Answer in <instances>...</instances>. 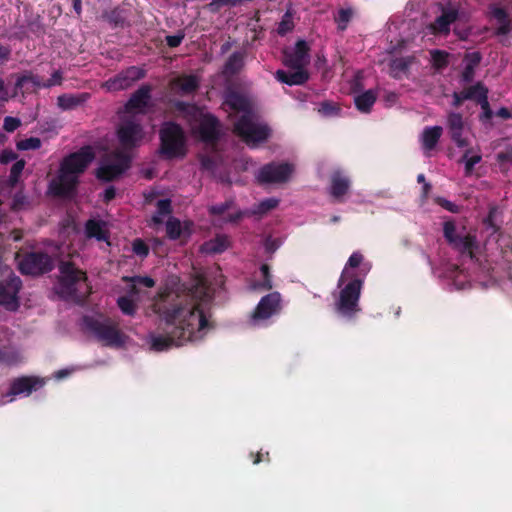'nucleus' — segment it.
Listing matches in <instances>:
<instances>
[{
	"label": "nucleus",
	"instance_id": "f257e3e1",
	"mask_svg": "<svg viewBox=\"0 0 512 512\" xmlns=\"http://www.w3.org/2000/svg\"><path fill=\"white\" fill-rule=\"evenodd\" d=\"M212 299L211 288L204 277H197L181 292L165 289L158 293L152 305L159 316L157 332L152 335V349L161 352L202 339L205 330L212 327L205 313Z\"/></svg>",
	"mask_w": 512,
	"mask_h": 512
},
{
	"label": "nucleus",
	"instance_id": "f03ea898",
	"mask_svg": "<svg viewBox=\"0 0 512 512\" xmlns=\"http://www.w3.org/2000/svg\"><path fill=\"white\" fill-rule=\"evenodd\" d=\"M59 272L60 291L64 297L82 301L90 294L86 272L73 262L62 261L59 264Z\"/></svg>",
	"mask_w": 512,
	"mask_h": 512
},
{
	"label": "nucleus",
	"instance_id": "7ed1b4c3",
	"mask_svg": "<svg viewBox=\"0 0 512 512\" xmlns=\"http://www.w3.org/2000/svg\"><path fill=\"white\" fill-rule=\"evenodd\" d=\"M158 154L165 160L182 159L187 154V138L180 124L168 121L159 130Z\"/></svg>",
	"mask_w": 512,
	"mask_h": 512
},
{
	"label": "nucleus",
	"instance_id": "20e7f679",
	"mask_svg": "<svg viewBox=\"0 0 512 512\" xmlns=\"http://www.w3.org/2000/svg\"><path fill=\"white\" fill-rule=\"evenodd\" d=\"M83 324L85 329L104 346L120 348L126 343L127 336L119 329V324L109 317L100 319L84 316Z\"/></svg>",
	"mask_w": 512,
	"mask_h": 512
},
{
	"label": "nucleus",
	"instance_id": "39448f33",
	"mask_svg": "<svg viewBox=\"0 0 512 512\" xmlns=\"http://www.w3.org/2000/svg\"><path fill=\"white\" fill-rule=\"evenodd\" d=\"M234 132L249 147H256L269 138L271 131L267 125L255 123L252 116L245 113L234 124Z\"/></svg>",
	"mask_w": 512,
	"mask_h": 512
},
{
	"label": "nucleus",
	"instance_id": "423d86ee",
	"mask_svg": "<svg viewBox=\"0 0 512 512\" xmlns=\"http://www.w3.org/2000/svg\"><path fill=\"white\" fill-rule=\"evenodd\" d=\"M362 285L363 281L355 278L341 289L338 301L335 303V309L339 314L353 317L360 310L359 299Z\"/></svg>",
	"mask_w": 512,
	"mask_h": 512
},
{
	"label": "nucleus",
	"instance_id": "0eeeda50",
	"mask_svg": "<svg viewBox=\"0 0 512 512\" xmlns=\"http://www.w3.org/2000/svg\"><path fill=\"white\" fill-rule=\"evenodd\" d=\"M54 259L43 251H33L24 255L19 262V270L25 275H42L52 271Z\"/></svg>",
	"mask_w": 512,
	"mask_h": 512
},
{
	"label": "nucleus",
	"instance_id": "6e6552de",
	"mask_svg": "<svg viewBox=\"0 0 512 512\" xmlns=\"http://www.w3.org/2000/svg\"><path fill=\"white\" fill-rule=\"evenodd\" d=\"M281 311V295L279 292H272L263 296L249 318L251 326H260L272 316Z\"/></svg>",
	"mask_w": 512,
	"mask_h": 512
},
{
	"label": "nucleus",
	"instance_id": "1a4fd4ad",
	"mask_svg": "<svg viewBox=\"0 0 512 512\" xmlns=\"http://www.w3.org/2000/svg\"><path fill=\"white\" fill-rule=\"evenodd\" d=\"M94 159L95 153L93 148L89 145H86L81 147L76 152L65 156L61 161L60 166L64 170H67L68 173L76 175L79 179L80 175L86 171Z\"/></svg>",
	"mask_w": 512,
	"mask_h": 512
},
{
	"label": "nucleus",
	"instance_id": "9d476101",
	"mask_svg": "<svg viewBox=\"0 0 512 512\" xmlns=\"http://www.w3.org/2000/svg\"><path fill=\"white\" fill-rule=\"evenodd\" d=\"M79 179L61 166L58 175L49 182L48 192L54 197L71 198L76 193Z\"/></svg>",
	"mask_w": 512,
	"mask_h": 512
},
{
	"label": "nucleus",
	"instance_id": "9b49d317",
	"mask_svg": "<svg viewBox=\"0 0 512 512\" xmlns=\"http://www.w3.org/2000/svg\"><path fill=\"white\" fill-rule=\"evenodd\" d=\"M293 171L292 164L271 162L260 168L257 180L261 184L284 183L289 180Z\"/></svg>",
	"mask_w": 512,
	"mask_h": 512
},
{
	"label": "nucleus",
	"instance_id": "f8f14e48",
	"mask_svg": "<svg viewBox=\"0 0 512 512\" xmlns=\"http://www.w3.org/2000/svg\"><path fill=\"white\" fill-rule=\"evenodd\" d=\"M196 133L199 139L206 143L215 145L221 138V124L219 119L210 113H201Z\"/></svg>",
	"mask_w": 512,
	"mask_h": 512
},
{
	"label": "nucleus",
	"instance_id": "ddd939ff",
	"mask_svg": "<svg viewBox=\"0 0 512 512\" xmlns=\"http://www.w3.org/2000/svg\"><path fill=\"white\" fill-rule=\"evenodd\" d=\"M117 137L124 149H132L142 140L143 128L133 118L123 119L117 129Z\"/></svg>",
	"mask_w": 512,
	"mask_h": 512
},
{
	"label": "nucleus",
	"instance_id": "4468645a",
	"mask_svg": "<svg viewBox=\"0 0 512 512\" xmlns=\"http://www.w3.org/2000/svg\"><path fill=\"white\" fill-rule=\"evenodd\" d=\"M146 76V70L137 66H130L105 82L109 91H120L130 88L135 82Z\"/></svg>",
	"mask_w": 512,
	"mask_h": 512
},
{
	"label": "nucleus",
	"instance_id": "2eb2a0df",
	"mask_svg": "<svg viewBox=\"0 0 512 512\" xmlns=\"http://www.w3.org/2000/svg\"><path fill=\"white\" fill-rule=\"evenodd\" d=\"M21 288V279L13 273L7 280L0 281V305L9 311H16L19 307L18 293Z\"/></svg>",
	"mask_w": 512,
	"mask_h": 512
},
{
	"label": "nucleus",
	"instance_id": "dca6fc26",
	"mask_svg": "<svg viewBox=\"0 0 512 512\" xmlns=\"http://www.w3.org/2000/svg\"><path fill=\"white\" fill-rule=\"evenodd\" d=\"M130 162L129 156L123 153H117L111 162L102 164L96 170V177L101 181H112L122 175L130 167Z\"/></svg>",
	"mask_w": 512,
	"mask_h": 512
},
{
	"label": "nucleus",
	"instance_id": "f3484780",
	"mask_svg": "<svg viewBox=\"0 0 512 512\" xmlns=\"http://www.w3.org/2000/svg\"><path fill=\"white\" fill-rule=\"evenodd\" d=\"M44 382L42 379L35 376H21L18 378H14L10 383L9 390L2 394L3 397H12L24 394L26 396L30 395L33 391H36L38 388L42 387Z\"/></svg>",
	"mask_w": 512,
	"mask_h": 512
},
{
	"label": "nucleus",
	"instance_id": "a211bd4d",
	"mask_svg": "<svg viewBox=\"0 0 512 512\" xmlns=\"http://www.w3.org/2000/svg\"><path fill=\"white\" fill-rule=\"evenodd\" d=\"M309 51L308 43L303 39L298 40L293 51L284 52V64L289 68L305 69L310 62Z\"/></svg>",
	"mask_w": 512,
	"mask_h": 512
},
{
	"label": "nucleus",
	"instance_id": "6ab92c4d",
	"mask_svg": "<svg viewBox=\"0 0 512 512\" xmlns=\"http://www.w3.org/2000/svg\"><path fill=\"white\" fill-rule=\"evenodd\" d=\"M459 18V10L452 6L441 5V14L430 24L435 35H448L451 24Z\"/></svg>",
	"mask_w": 512,
	"mask_h": 512
},
{
	"label": "nucleus",
	"instance_id": "aec40b11",
	"mask_svg": "<svg viewBox=\"0 0 512 512\" xmlns=\"http://www.w3.org/2000/svg\"><path fill=\"white\" fill-rule=\"evenodd\" d=\"M446 126L451 140L459 148L469 146V141L463 136L465 122L461 113L449 112L447 115Z\"/></svg>",
	"mask_w": 512,
	"mask_h": 512
},
{
	"label": "nucleus",
	"instance_id": "412c9836",
	"mask_svg": "<svg viewBox=\"0 0 512 512\" xmlns=\"http://www.w3.org/2000/svg\"><path fill=\"white\" fill-rule=\"evenodd\" d=\"M153 87L150 84L141 85L135 92H133L125 104L127 112H144L149 106L151 100V93Z\"/></svg>",
	"mask_w": 512,
	"mask_h": 512
},
{
	"label": "nucleus",
	"instance_id": "4be33fe9",
	"mask_svg": "<svg viewBox=\"0 0 512 512\" xmlns=\"http://www.w3.org/2000/svg\"><path fill=\"white\" fill-rule=\"evenodd\" d=\"M351 181L340 170L334 171L330 178V194L331 196L341 201L343 196L346 195L350 189Z\"/></svg>",
	"mask_w": 512,
	"mask_h": 512
},
{
	"label": "nucleus",
	"instance_id": "5701e85b",
	"mask_svg": "<svg viewBox=\"0 0 512 512\" xmlns=\"http://www.w3.org/2000/svg\"><path fill=\"white\" fill-rule=\"evenodd\" d=\"M451 246L461 255L467 256L469 259H475V250L478 248L476 236L472 234L460 235Z\"/></svg>",
	"mask_w": 512,
	"mask_h": 512
},
{
	"label": "nucleus",
	"instance_id": "b1692460",
	"mask_svg": "<svg viewBox=\"0 0 512 512\" xmlns=\"http://www.w3.org/2000/svg\"><path fill=\"white\" fill-rule=\"evenodd\" d=\"M293 72H287L285 70H277L275 77L281 82L289 86L302 85L309 79V74L305 69L292 68Z\"/></svg>",
	"mask_w": 512,
	"mask_h": 512
},
{
	"label": "nucleus",
	"instance_id": "393cba45",
	"mask_svg": "<svg viewBox=\"0 0 512 512\" xmlns=\"http://www.w3.org/2000/svg\"><path fill=\"white\" fill-rule=\"evenodd\" d=\"M90 98V94L86 92L71 94L65 93L57 98V105L64 111L73 110L83 105Z\"/></svg>",
	"mask_w": 512,
	"mask_h": 512
},
{
	"label": "nucleus",
	"instance_id": "a878e982",
	"mask_svg": "<svg viewBox=\"0 0 512 512\" xmlns=\"http://www.w3.org/2000/svg\"><path fill=\"white\" fill-rule=\"evenodd\" d=\"M172 84L180 90L182 95H190L199 89L200 80L196 75L183 74L175 78Z\"/></svg>",
	"mask_w": 512,
	"mask_h": 512
},
{
	"label": "nucleus",
	"instance_id": "bb28decb",
	"mask_svg": "<svg viewBox=\"0 0 512 512\" xmlns=\"http://www.w3.org/2000/svg\"><path fill=\"white\" fill-rule=\"evenodd\" d=\"M85 235L87 238H94L97 241L109 240V231L105 229V223L100 220L89 219L85 223Z\"/></svg>",
	"mask_w": 512,
	"mask_h": 512
},
{
	"label": "nucleus",
	"instance_id": "cd10ccee",
	"mask_svg": "<svg viewBox=\"0 0 512 512\" xmlns=\"http://www.w3.org/2000/svg\"><path fill=\"white\" fill-rule=\"evenodd\" d=\"M377 96V92L373 89L366 90L365 92L355 96L354 103L357 110L361 113H370L377 100Z\"/></svg>",
	"mask_w": 512,
	"mask_h": 512
},
{
	"label": "nucleus",
	"instance_id": "c85d7f7f",
	"mask_svg": "<svg viewBox=\"0 0 512 512\" xmlns=\"http://www.w3.org/2000/svg\"><path fill=\"white\" fill-rule=\"evenodd\" d=\"M413 56L399 57L392 59L389 63L390 75L394 79H400L403 74H406L414 62Z\"/></svg>",
	"mask_w": 512,
	"mask_h": 512
},
{
	"label": "nucleus",
	"instance_id": "c756f323",
	"mask_svg": "<svg viewBox=\"0 0 512 512\" xmlns=\"http://www.w3.org/2000/svg\"><path fill=\"white\" fill-rule=\"evenodd\" d=\"M245 56V51H235L232 53L225 62L223 70L224 74L230 76L238 74L244 67Z\"/></svg>",
	"mask_w": 512,
	"mask_h": 512
},
{
	"label": "nucleus",
	"instance_id": "7c9ffc66",
	"mask_svg": "<svg viewBox=\"0 0 512 512\" xmlns=\"http://www.w3.org/2000/svg\"><path fill=\"white\" fill-rule=\"evenodd\" d=\"M443 129L441 126L426 127L422 134L423 147L426 150H432L437 145Z\"/></svg>",
	"mask_w": 512,
	"mask_h": 512
},
{
	"label": "nucleus",
	"instance_id": "2f4dec72",
	"mask_svg": "<svg viewBox=\"0 0 512 512\" xmlns=\"http://www.w3.org/2000/svg\"><path fill=\"white\" fill-rule=\"evenodd\" d=\"M225 104L236 112H246L248 110L246 98L237 92L228 94L225 99Z\"/></svg>",
	"mask_w": 512,
	"mask_h": 512
},
{
	"label": "nucleus",
	"instance_id": "473e14b6",
	"mask_svg": "<svg viewBox=\"0 0 512 512\" xmlns=\"http://www.w3.org/2000/svg\"><path fill=\"white\" fill-rule=\"evenodd\" d=\"M130 12L124 7H117L113 9L109 16V22L115 27H124L129 24Z\"/></svg>",
	"mask_w": 512,
	"mask_h": 512
},
{
	"label": "nucleus",
	"instance_id": "72a5a7b5",
	"mask_svg": "<svg viewBox=\"0 0 512 512\" xmlns=\"http://www.w3.org/2000/svg\"><path fill=\"white\" fill-rule=\"evenodd\" d=\"M279 205L277 198H266L260 201L250 212L251 215L264 216Z\"/></svg>",
	"mask_w": 512,
	"mask_h": 512
},
{
	"label": "nucleus",
	"instance_id": "f704fd0d",
	"mask_svg": "<svg viewBox=\"0 0 512 512\" xmlns=\"http://www.w3.org/2000/svg\"><path fill=\"white\" fill-rule=\"evenodd\" d=\"M431 60H432V66L438 70L441 71L445 69L449 65V56L450 54L444 50H431L430 51Z\"/></svg>",
	"mask_w": 512,
	"mask_h": 512
},
{
	"label": "nucleus",
	"instance_id": "c9c22d12",
	"mask_svg": "<svg viewBox=\"0 0 512 512\" xmlns=\"http://www.w3.org/2000/svg\"><path fill=\"white\" fill-rule=\"evenodd\" d=\"M228 247V241L225 236H217L204 244V248L209 253H222Z\"/></svg>",
	"mask_w": 512,
	"mask_h": 512
},
{
	"label": "nucleus",
	"instance_id": "e433bc0d",
	"mask_svg": "<svg viewBox=\"0 0 512 512\" xmlns=\"http://www.w3.org/2000/svg\"><path fill=\"white\" fill-rule=\"evenodd\" d=\"M125 280L132 282L131 292L134 294H138L139 290L137 288L138 285L145 286L147 288H152L155 286V281L153 278L149 276H133L130 278H125Z\"/></svg>",
	"mask_w": 512,
	"mask_h": 512
},
{
	"label": "nucleus",
	"instance_id": "4c0bfd02",
	"mask_svg": "<svg viewBox=\"0 0 512 512\" xmlns=\"http://www.w3.org/2000/svg\"><path fill=\"white\" fill-rule=\"evenodd\" d=\"M0 354V362L9 366L17 365L23 361L21 353L14 349L2 351Z\"/></svg>",
	"mask_w": 512,
	"mask_h": 512
},
{
	"label": "nucleus",
	"instance_id": "58836bf2",
	"mask_svg": "<svg viewBox=\"0 0 512 512\" xmlns=\"http://www.w3.org/2000/svg\"><path fill=\"white\" fill-rule=\"evenodd\" d=\"M182 232V226L180 220L177 218H170L166 222V233L167 237L171 240H177L180 238Z\"/></svg>",
	"mask_w": 512,
	"mask_h": 512
},
{
	"label": "nucleus",
	"instance_id": "ea45409f",
	"mask_svg": "<svg viewBox=\"0 0 512 512\" xmlns=\"http://www.w3.org/2000/svg\"><path fill=\"white\" fill-rule=\"evenodd\" d=\"M467 93L470 95V100H474L476 103L482 101V96H488V89L481 83L477 82L475 85L465 88Z\"/></svg>",
	"mask_w": 512,
	"mask_h": 512
},
{
	"label": "nucleus",
	"instance_id": "a19ab883",
	"mask_svg": "<svg viewBox=\"0 0 512 512\" xmlns=\"http://www.w3.org/2000/svg\"><path fill=\"white\" fill-rule=\"evenodd\" d=\"M117 305L125 315L133 316L136 313L137 305L127 296L119 297L117 299Z\"/></svg>",
	"mask_w": 512,
	"mask_h": 512
},
{
	"label": "nucleus",
	"instance_id": "79ce46f5",
	"mask_svg": "<svg viewBox=\"0 0 512 512\" xmlns=\"http://www.w3.org/2000/svg\"><path fill=\"white\" fill-rule=\"evenodd\" d=\"M470 153H471V149H466V151L464 152L462 159H461L463 162H465V174L466 175H470L473 172L474 166L476 164H478L482 159L481 155L477 154V155L469 156Z\"/></svg>",
	"mask_w": 512,
	"mask_h": 512
},
{
	"label": "nucleus",
	"instance_id": "37998d69",
	"mask_svg": "<svg viewBox=\"0 0 512 512\" xmlns=\"http://www.w3.org/2000/svg\"><path fill=\"white\" fill-rule=\"evenodd\" d=\"M16 147L21 151L36 150L41 147V140L38 137L26 138L18 141Z\"/></svg>",
	"mask_w": 512,
	"mask_h": 512
},
{
	"label": "nucleus",
	"instance_id": "c03bdc74",
	"mask_svg": "<svg viewBox=\"0 0 512 512\" xmlns=\"http://www.w3.org/2000/svg\"><path fill=\"white\" fill-rule=\"evenodd\" d=\"M482 109V113L479 116V120L485 124L489 122L493 116V111L490 107L488 96H482V101L479 103Z\"/></svg>",
	"mask_w": 512,
	"mask_h": 512
},
{
	"label": "nucleus",
	"instance_id": "a18cd8bd",
	"mask_svg": "<svg viewBox=\"0 0 512 512\" xmlns=\"http://www.w3.org/2000/svg\"><path fill=\"white\" fill-rule=\"evenodd\" d=\"M353 15V11L350 8H342L338 11V15L336 17V21L338 23V28L340 30H345L347 28V24L351 20Z\"/></svg>",
	"mask_w": 512,
	"mask_h": 512
},
{
	"label": "nucleus",
	"instance_id": "49530a36",
	"mask_svg": "<svg viewBox=\"0 0 512 512\" xmlns=\"http://www.w3.org/2000/svg\"><path fill=\"white\" fill-rule=\"evenodd\" d=\"M482 60V54L479 51L465 53L463 57L464 66L477 68Z\"/></svg>",
	"mask_w": 512,
	"mask_h": 512
},
{
	"label": "nucleus",
	"instance_id": "de8ad7c7",
	"mask_svg": "<svg viewBox=\"0 0 512 512\" xmlns=\"http://www.w3.org/2000/svg\"><path fill=\"white\" fill-rule=\"evenodd\" d=\"M443 234L447 242L451 245L460 235L456 233V226L452 221H446L443 225Z\"/></svg>",
	"mask_w": 512,
	"mask_h": 512
},
{
	"label": "nucleus",
	"instance_id": "09e8293b",
	"mask_svg": "<svg viewBox=\"0 0 512 512\" xmlns=\"http://www.w3.org/2000/svg\"><path fill=\"white\" fill-rule=\"evenodd\" d=\"M294 28V23L288 13H286L277 27V33L280 36L286 35L288 32L292 31Z\"/></svg>",
	"mask_w": 512,
	"mask_h": 512
},
{
	"label": "nucleus",
	"instance_id": "8fccbe9b",
	"mask_svg": "<svg viewBox=\"0 0 512 512\" xmlns=\"http://www.w3.org/2000/svg\"><path fill=\"white\" fill-rule=\"evenodd\" d=\"M260 271L262 273L263 279L260 283V287L264 290L272 289V276L270 273V267L268 264H262L260 267Z\"/></svg>",
	"mask_w": 512,
	"mask_h": 512
},
{
	"label": "nucleus",
	"instance_id": "3c124183",
	"mask_svg": "<svg viewBox=\"0 0 512 512\" xmlns=\"http://www.w3.org/2000/svg\"><path fill=\"white\" fill-rule=\"evenodd\" d=\"M132 250L137 256L141 258H145L149 254L148 245L140 238H137L133 241Z\"/></svg>",
	"mask_w": 512,
	"mask_h": 512
},
{
	"label": "nucleus",
	"instance_id": "603ef678",
	"mask_svg": "<svg viewBox=\"0 0 512 512\" xmlns=\"http://www.w3.org/2000/svg\"><path fill=\"white\" fill-rule=\"evenodd\" d=\"M25 164H26L25 160L20 159V160H17L12 165L11 170H10V175H9V178H10L11 182L16 183L18 181L21 173L23 172Z\"/></svg>",
	"mask_w": 512,
	"mask_h": 512
},
{
	"label": "nucleus",
	"instance_id": "864d4df0",
	"mask_svg": "<svg viewBox=\"0 0 512 512\" xmlns=\"http://www.w3.org/2000/svg\"><path fill=\"white\" fill-rule=\"evenodd\" d=\"M184 37L185 33L183 31H178L175 35H167L165 37V41L170 48H176L182 43Z\"/></svg>",
	"mask_w": 512,
	"mask_h": 512
},
{
	"label": "nucleus",
	"instance_id": "5fc2aeb1",
	"mask_svg": "<svg viewBox=\"0 0 512 512\" xmlns=\"http://www.w3.org/2000/svg\"><path fill=\"white\" fill-rule=\"evenodd\" d=\"M233 205L232 200H227L224 203L213 205L209 208L211 215H222Z\"/></svg>",
	"mask_w": 512,
	"mask_h": 512
},
{
	"label": "nucleus",
	"instance_id": "6e6d98bb",
	"mask_svg": "<svg viewBox=\"0 0 512 512\" xmlns=\"http://www.w3.org/2000/svg\"><path fill=\"white\" fill-rule=\"evenodd\" d=\"M21 125L19 118L7 116L4 118L3 129L6 132H14Z\"/></svg>",
	"mask_w": 512,
	"mask_h": 512
},
{
	"label": "nucleus",
	"instance_id": "4d7b16f0",
	"mask_svg": "<svg viewBox=\"0 0 512 512\" xmlns=\"http://www.w3.org/2000/svg\"><path fill=\"white\" fill-rule=\"evenodd\" d=\"M491 15L498 21L499 24L509 21L508 13L502 7H493L491 9Z\"/></svg>",
	"mask_w": 512,
	"mask_h": 512
},
{
	"label": "nucleus",
	"instance_id": "13d9d810",
	"mask_svg": "<svg viewBox=\"0 0 512 512\" xmlns=\"http://www.w3.org/2000/svg\"><path fill=\"white\" fill-rule=\"evenodd\" d=\"M62 79V72L60 70H56L52 73L51 77L45 83H43L42 87L50 88L60 85L62 83Z\"/></svg>",
	"mask_w": 512,
	"mask_h": 512
},
{
	"label": "nucleus",
	"instance_id": "bf43d9fd",
	"mask_svg": "<svg viewBox=\"0 0 512 512\" xmlns=\"http://www.w3.org/2000/svg\"><path fill=\"white\" fill-rule=\"evenodd\" d=\"M157 213L159 215L165 216L171 213V201L169 199H160L157 204Z\"/></svg>",
	"mask_w": 512,
	"mask_h": 512
},
{
	"label": "nucleus",
	"instance_id": "052dcab7",
	"mask_svg": "<svg viewBox=\"0 0 512 512\" xmlns=\"http://www.w3.org/2000/svg\"><path fill=\"white\" fill-rule=\"evenodd\" d=\"M435 203H437L438 205H440L442 208L449 212L457 213L459 211L458 206L456 204L443 197L435 198Z\"/></svg>",
	"mask_w": 512,
	"mask_h": 512
},
{
	"label": "nucleus",
	"instance_id": "680f3d73",
	"mask_svg": "<svg viewBox=\"0 0 512 512\" xmlns=\"http://www.w3.org/2000/svg\"><path fill=\"white\" fill-rule=\"evenodd\" d=\"M17 157V153L14 152L12 149H4L0 154V163L6 165L16 160Z\"/></svg>",
	"mask_w": 512,
	"mask_h": 512
},
{
	"label": "nucleus",
	"instance_id": "e2e57ef3",
	"mask_svg": "<svg viewBox=\"0 0 512 512\" xmlns=\"http://www.w3.org/2000/svg\"><path fill=\"white\" fill-rule=\"evenodd\" d=\"M199 160H200L201 169H203V170L213 171L216 167V163H215L214 159L210 156L202 155V156H200Z\"/></svg>",
	"mask_w": 512,
	"mask_h": 512
},
{
	"label": "nucleus",
	"instance_id": "0e129e2a",
	"mask_svg": "<svg viewBox=\"0 0 512 512\" xmlns=\"http://www.w3.org/2000/svg\"><path fill=\"white\" fill-rule=\"evenodd\" d=\"M475 69L470 66H464V69L461 73V80L463 83H470L473 81L475 76Z\"/></svg>",
	"mask_w": 512,
	"mask_h": 512
},
{
	"label": "nucleus",
	"instance_id": "69168bd1",
	"mask_svg": "<svg viewBox=\"0 0 512 512\" xmlns=\"http://www.w3.org/2000/svg\"><path fill=\"white\" fill-rule=\"evenodd\" d=\"M496 212H497L496 207H491L489 209L487 217L484 220V224L487 227L492 228L494 231H496L498 229L496 224H495V221H494L495 220Z\"/></svg>",
	"mask_w": 512,
	"mask_h": 512
},
{
	"label": "nucleus",
	"instance_id": "338daca9",
	"mask_svg": "<svg viewBox=\"0 0 512 512\" xmlns=\"http://www.w3.org/2000/svg\"><path fill=\"white\" fill-rule=\"evenodd\" d=\"M363 260V255L359 252H353L348 259L347 266L350 268H357Z\"/></svg>",
	"mask_w": 512,
	"mask_h": 512
},
{
	"label": "nucleus",
	"instance_id": "774afa93",
	"mask_svg": "<svg viewBox=\"0 0 512 512\" xmlns=\"http://www.w3.org/2000/svg\"><path fill=\"white\" fill-rule=\"evenodd\" d=\"M11 57V48L0 43V65L7 62Z\"/></svg>",
	"mask_w": 512,
	"mask_h": 512
}]
</instances>
